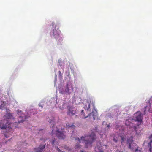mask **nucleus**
Masks as SVG:
<instances>
[{
	"label": "nucleus",
	"mask_w": 152,
	"mask_h": 152,
	"mask_svg": "<svg viewBox=\"0 0 152 152\" xmlns=\"http://www.w3.org/2000/svg\"><path fill=\"white\" fill-rule=\"evenodd\" d=\"M56 142V140L54 138L52 139L51 140L52 144L53 145Z\"/></svg>",
	"instance_id": "17"
},
{
	"label": "nucleus",
	"mask_w": 152,
	"mask_h": 152,
	"mask_svg": "<svg viewBox=\"0 0 152 152\" xmlns=\"http://www.w3.org/2000/svg\"><path fill=\"white\" fill-rule=\"evenodd\" d=\"M52 29L50 31V33L52 34L53 37L57 40H58L59 42L62 40V38L60 36V31L58 30V28H56V24L54 23H52Z\"/></svg>",
	"instance_id": "3"
},
{
	"label": "nucleus",
	"mask_w": 152,
	"mask_h": 152,
	"mask_svg": "<svg viewBox=\"0 0 152 152\" xmlns=\"http://www.w3.org/2000/svg\"><path fill=\"white\" fill-rule=\"evenodd\" d=\"M101 152H104L103 151H101Z\"/></svg>",
	"instance_id": "34"
},
{
	"label": "nucleus",
	"mask_w": 152,
	"mask_h": 152,
	"mask_svg": "<svg viewBox=\"0 0 152 152\" xmlns=\"http://www.w3.org/2000/svg\"><path fill=\"white\" fill-rule=\"evenodd\" d=\"M5 106V105L3 104H1L0 106V108L1 109L2 108V107L3 106Z\"/></svg>",
	"instance_id": "25"
},
{
	"label": "nucleus",
	"mask_w": 152,
	"mask_h": 152,
	"mask_svg": "<svg viewBox=\"0 0 152 152\" xmlns=\"http://www.w3.org/2000/svg\"><path fill=\"white\" fill-rule=\"evenodd\" d=\"M124 140H125V135H124Z\"/></svg>",
	"instance_id": "30"
},
{
	"label": "nucleus",
	"mask_w": 152,
	"mask_h": 152,
	"mask_svg": "<svg viewBox=\"0 0 152 152\" xmlns=\"http://www.w3.org/2000/svg\"><path fill=\"white\" fill-rule=\"evenodd\" d=\"M134 152H141V151L138 148H136L135 149Z\"/></svg>",
	"instance_id": "21"
},
{
	"label": "nucleus",
	"mask_w": 152,
	"mask_h": 152,
	"mask_svg": "<svg viewBox=\"0 0 152 152\" xmlns=\"http://www.w3.org/2000/svg\"><path fill=\"white\" fill-rule=\"evenodd\" d=\"M148 139L150 140V141L148 144V146L149 148V152H152V133L149 136Z\"/></svg>",
	"instance_id": "8"
},
{
	"label": "nucleus",
	"mask_w": 152,
	"mask_h": 152,
	"mask_svg": "<svg viewBox=\"0 0 152 152\" xmlns=\"http://www.w3.org/2000/svg\"><path fill=\"white\" fill-rule=\"evenodd\" d=\"M80 145H79V144H77L76 145V148H80Z\"/></svg>",
	"instance_id": "19"
},
{
	"label": "nucleus",
	"mask_w": 152,
	"mask_h": 152,
	"mask_svg": "<svg viewBox=\"0 0 152 152\" xmlns=\"http://www.w3.org/2000/svg\"><path fill=\"white\" fill-rule=\"evenodd\" d=\"M52 134H54V130H53L52 131Z\"/></svg>",
	"instance_id": "29"
},
{
	"label": "nucleus",
	"mask_w": 152,
	"mask_h": 152,
	"mask_svg": "<svg viewBox=\"0 0 152 152\" xmlns=\"http://www.w3.org/2000/svg\"><path fill=\"white\" fill-rule=\"evenodd\" d=\"M45 145H40L37 148L34 149L35 152H42L43 150L45 148Z\"/></svg>",
	"instance_id": "10"
},
{
	"label": "nucleus",
	"mask_w": 152,
	"mask_h": 152,
	"mask_svg": "<svg viewBox=\"0 0 152 152\" xmlns=\"http://www.w3.org/2000/svg\"><path fill=\"white\" fill-rule=\"evenodd\" d=\"M5 117L8 119H11L12 117V113H7L5 115Z\"/></svg>",
	"instance_id": "13"
},
{
	"label": "nucleus",
	"mask_w": 152,
	"mask_h": 152,
	"mask_svg": "<svg viewBox=\"0 0 152 152\" xmlns=\"http://www.w3.org/2000/svg\"><path fill=\"white\" fill-rule=\"evenodd\" d=\"M97 127H95V129H94V130L96 131H97Z\"/></svg>",
	"instance_id": "27"
},
{
	"label": "nucleus",
	"mask_w": 152,
	"mask_h": 152,
	"mask_svg": "<svg viewBox=\"0 0 152 152\" xmlns=\"http://www.w3.org/2000/svg\"><path fill=\"white\" fill-rule=\"evenodd\" d=\"M96 112H95V113L97 114V113H97V112H96Z\"/></svg>",
	"instance_id": "32"
},
{
	"label": "nucleus",
	"mask_w": 152,
	"mask_h": 152,
	"mask_svg": "<svg viewBox=\"0 0 152 152\" xmlns=\"http://www.w3.org/2000/svg\"><path fill=\"white\" fill-rule=\"evenodd\" d=\"M127 143L129 145L128 147L131 150H133L134 146L135 145V144L134 143L133 137L131 136L129 138H127Z\"/></svg>",
	"instance_id": "5"
},
{
	"label": "nucleus",
	"mask_w": 152,
	"mask_h": 152,
	"mask_svg": "<svg viewBox=\"0 0 152 152\" xmlns=\"http://www.w3.org/2000/svg\"><path fill=\"white\" fill-rule=\"evenodd\" d=\"M66 128L69 129L71 128V129H75V126L73 124H70L68 123L66 124Z\"/></svg>",
	"instance_id": "11"
},
{
	"label": "nucleus",
	"mask_w": 152,
	"mask_h": 152,
	"mask_svg": "<svg viewBox=\"0 0 152 152\" xmlns=\"http://www.w3.org/2000/svg\"><path fill=\"white\" fill-rule=\"evenodd\" d=\"M41 107H42V106H41Z\"/></svg>",
	"instance_id": "35"
},
{
	"label": "nucleus",
	"mask_w": 152,
	"mask_h": 152,
	"mask_svg": "<svg viewBox=\"0 0 152 152\" xmlns=\"http://www.w3.org/2000/svg\"><path fill=\"white\" fill-rule=\"evenodd\" d=\"M74 90L72 85L71 83H67L66 85L64 92L66 94L70 95L73 92Z\"/></svg>",
	"instance_id": "4"
},
{
	"label": "nucleus",
	"mask_w": 152,
	"mask_h": 152,
	"mask_svg": "<svg viewBox=\"0 0 152 152\" xmlns=\"http://www.w3.org/2000/svg\"><path fill=\"white\" fill-rule=\"evenodd\" d=\"M10 125V124H8V122L6 123L5 125L0 124V128L2 129H5L7 128H8L9 129H11L12 128L11 127Z\"/></svg>",
	"instance_id": "9"
},
{
	"label": "nucleus",
	"mask_w": 152,
	"mask_h": 152,
	"mask_svg": "<svg viewBox=\"0 0 152 152\" xmlns=\"http://www.w3.org/2000/svg\"><path fill=\"white\" fill-rule=\"evenodd\" d=\"M57 149L58 151V152H64V151H61L58 147H57Z\"/></svg>",
	"instance_id": "22"
},
{
	"label": "nucleus",
	"mask_w": 152,
	"mask_h": 152,
	"mask_svg": "<svg viewBox=\"0 0 152 152\" xmlns=\"http://www.w3.org/2000/svg\"><path fill=\"white\" fill-rule=\"evenodd\" d=\"M113 140L115 142H117V140L115 138L113 139Z\"/></svg>",
	"instance_id": "24"
},
{
	"label": "nucleus",
	"mask_w": 152,
	"mask_h": 152,
	"mask_svg": "<svg viewBox=\"0 0 152 152\" xmlns=\"http://www.w3.org/2000/svg\"><path fill=\"white\" fill-rule=\"evenodd\" d=\"M23 117V116H20V118H21V117Z\"/></svg>",
	"instance_id": "31"
},
{
	"label": "nucleus",
	"mask_w": 152,
	"mask_h": 152,
	"mask_svg": "<svg viewBox=\"0 0 152 152\" xmlns=\"http://www.w3.org/2000/svg\"><path fill=\"white\" fill-rule=\"evenodd\" d=\"M81 115H82V118H86L87 117H88V116H85V115H84V112H83V110H81Z\"/></svg>",
	"instance_id": "15"
},
{
	"label": "nucleus",
	"mask_w": 152,
	"mask_h": 152,
	"mask_svg": "<svg viewBox=\"0 0 152 152\" xmlns=\"http://www.w3.org/2000/svg\"><path fill=\"white\" fill-rule=\"evenodd\" d=\"M92 104L93 105V107L94 108V102L93 101H92Z\"/></svg>",
	"instance_id": "23"
},
{
	"label": "nucleus",
	"mask_w": 152,
	"mask_h": 152,
	"mask_svg": "<svg viewBox=\"0 0 152 152\" xmlns=\"http://www.w3.org/2000/svg\"><path fill=\"white\" fill-rule=\"evenodd\" d=\"M129 108L128 107H126L125 108V111H126V114H129L128 113V111H129V110L128 109H129Z\"/></svg>",
	"instance_id": "18"
},
{
	"label": "nucleus",
	"mask_w": 152,
	"mask_h": 152,
	"mask_svg": "<svg viewBox=\"0 0 152 152\" xmlns=\"http://www.w3.org/2000/svg\"><path fill=\"white\" fill-rule=\"evenodd\" d=\"M96 112H95V113L97 114V113H97V112H96Z\"/></svg>",
	"instance_id": "33"
},
{
	"label": "nucleus",
	"mask_w": 152,
	"mask_h": 152,
	"mask_svg": "<svg viewBox=\"0 0 152 152\" xmlns=\"http://www.w3.org/2000/svg\"><path fill=\"white\" fill-rule=\"evenodd\" d=\"M121 138L122 140L123 141L124 140V137H122V136H121Z\"/></svg>",
	"instance_id": "28"
},
{
	"label": "nucleus",
	"mask_w": 152,
	"mask_h": 152,
	"mask_svg": "<svg viewBox=\"0 0 152 152\" xmlns=\"http://www.w3.org/2000/svg\"><path fill=\"white\" fill-rule=\"evenodd\" d=\"M133 118L131 117H128V119H125V125L127 128H133L135 129L136 126L134 122H137L141 124L142 121V114L140 111L136 112L133 116Z\"/></svg>",
	"instance_id": "1"
},
{
	"label": "nucleus",
	"mask_w": 152,
	"mask_h": 152,
	"mask_svg": "<svg viewBox=\"0 0 152 152\" xmlns=\"http://www.w3.org/2000/svg\"><path fill=\"white\" fill-rule=\"evenodd\" d=\"M69 108L67 112L68 115L72 116L75 114L76 113V110L72 107H69Z\"/></svg>",
	"instance_id": "7"
},
{
	"label": "nucleus",
	"mask_w": 152,
	"mask_h": 152,
	"mask_svg": "<svg viewBox=\"0 0 152 152\" xmlns=\"http://www.w3.org/2000/svg\"><path fill=\"white\" fill-rule=\"evenodd\" d=\"M25 118H23V119H22L21 120H18V122L19 123H20L21 122H23L24 121V119H26V116H25Z\"/></svg>",
	"instance_id": "16"
},
{
	"label": "nucleus",
	"mask_w": 152,
	"mask_h": 152,
	"mask_svg": "<svg viewBox=\"0 0 152 152\" xmlns=\"http://www.w3.org/2000/svg\"><path fill=\"white\" fill-rule=\"evenodd\" d=\"M91 115H92L93 117V120H94L96 116V113H94V111H92L88 116L89 117H91Z\"/></svg>",
	"instance_id": "12"
},
{
	"label": "nucleus",
	"mask_w": 152,
	"mask_h": 152,
	"mask_svg": "<svg viewBox=\"0 0 152 152\" xmlns=\"http://www.w3.org/2000/svg\"><path fill=\"white\" fill-rule=\"evenodd\" d=\"M124 131H125V129L124 128Z\"/></svg>",
	"instance_id": "36"
},
{
	"label": "nucleus",
	"mask_w": 152,
	"mask_h": 152,
	"mask_svg": "<svg viewBox=\"0 0 152 152\" xmlns=\"http://www.w3.org/2000/svg\"><path fill=\"white\" fill-rule=\"evenodd\" d=\"M21 112V111H18V115H19V113H20Z\"/></svg>",
	"instance_id": "26"
},
{
	"label": "nucleus",
	"mask_w": 152,
	"mask_h": 152,
	"mask_svg": "<svg viewBox=\"0 0 152 152\" xmlns=\"http://www.w3.org/2000/svg\"><path fill=\"white\" fill-rule=\"evenodd\" d=\"M47 120L48 122H50V123H52V124L53 125V126H51V127H52V128L53 127H54V123H55L53 120H50H50H48V118H47Z\"/></svg>",
	"instance_id": "14"
},
{
	"label": "nucleus",
	"mask_w": 152,
	"mask_h": 152,
	"mask_svg": "<svg viewBox=\"0 0 152 152\" xmlns=\"http://www.w3.org/2000/svg\"><path fill=\"white\" fill-rule=\"evenodd\" d=\"M56 136L59 139H63L65 138L66 136L62 132L57 130L56 132Z\"/></svg>",
	"instance_id": "6"
},
{
	"label": "nucleus",
	"mask_w": 152,
	"mask_h": 152,
	"mask_svg": "<svg viewBox=\"0 0 152 152\" xmlns=\"http://www.w3.org/2000/svg\"><path fill=\"white\" fill-rule=\"evenodd\" d=\"M96 135L94 132H92L89 135L84 137L82 136L81 138V140L79 138H76V142L77 143H80L81 141L84 142L85 143V147H91L92 144L93 142L96 140Z\"/></svg>",
	"instance_id": "2"
},
{
	"label": "nucleus",
	"mask_w": 152,
	"mask_h": 152,
	"mask_svg": "<svg viewBox=\"0 0 152 152\" xmlns=\"http://www.w3.org/2000/svg\"><path fill=\"white\" fill-rule=\"evenodd\" d=\"M88 107L87 109V110H89V109H90V102L89 103H88Z\"/></svg>",
	"instance_id": "20"
}]
</instances>
